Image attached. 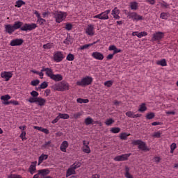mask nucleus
<instances>
[{
  "mask_svg": "<svg viewBox=\"0 0 178 178\" xmlns=\"http://www.w3.org/2000/svg\"><path fill=\"white\" fill-rule=\"evenodd\" d=\"M130 155H131V154L129 153V154H122L120 156H116L114 158V161H115V162H123L124 161H128Z\"/></svg>",
  "mask_w": 178,
  "mask_h": 178,
  "instance_id": "6",
  "label": "nucleus"
},
{
  "mask_svg": "<svg viewBox=\"0 0 178 178\" xmlns=\"http://www.w3.org/2000/svg\"><path fill=\"white\" fill-rule=\"evenodd\" d=\"M28 101L30 102V104H37L38 102L39 106H44L47 102V100L42 97H30Z\"/></svg>",
  "mask_w": 178,
  "mask_h": 178,
  "instance_id": "5",
  "label": "nucleus"
},
{
  "mask_svg": "<svg viewBox=\"0 0 178 178\" xmlns=\"http://www.w3.org/2000/svg\"><path fill=\"white\" fill-rule=\"evenodd\" d=\"M128 16L129 19H133V20H136L138 22V20H144V17L141 15H138L137 13H128Z\"/></svg>",
  "mask_w": 178,
  "mask_h": 178,
  "instance_id": "9",
  "label": "nucleus"
},
{
  "mask_svg": "<svg viewBox=\"0 0 178 178\" xmlns=\"http://www.w3.org/2000/svg\"><path fill=\"white\" fill-rule=\"evenodd\" d=\"M125 177L127 178H133V175H131L130 172V168L129 167L125 168Z\"/></svg>",
  "mask_w": 178,
  "mask_h": 178,
  "instance_id": "26",
  "label": "nucleus"
},
{
  "mask_svg": "<svg viewBox=\"0 0 178 178\" xmlns=\"http://www.w3.org/2000/svg\"><path fill=\"white\" fill-rule=\"evenodd\" d=\"M49 172L50 171L49 169H42L38 170V173H39V175H40V176H42V177L47 176V175H49Z\"/></svg>",
  "mask_w": 178,
  "mask_h": 178,
  "instance_id": "19",
  "label": "nucleus"
},
{
  "mask_svg": "<svg viewBox=\"0 0 178 178\" xmlns=\"http://www.w3.org/2000/svg\"><path fill=\"white\" fill-rule=\"evenodd\" d=\"M67 60H69V61H72V60H74V55L72 54H69L67 56V58H66Z\"/></svg>",
  "mask_w": 178,
  "mask_h": 178,
  "instance_id": "42",
  "label": "nucleus"
},
{
  "mask_svg": "<svg viewBox=\"0 0 178 178\" xmlns=\"http://www.w3.org/2000/svg\"><path fill=\"white\" fill-rule=\"evenodd\" d=\"M70 86H69V83L62 81L60 83H56L52 86L53 90L55 91H67L69 90Z\"/></svg>",
  "mask_w": 178,
  "mask_h": 178,
  "instance_id": "2",
  "label": "nucleus"
},
{
  "mask_svg": "<svg viewBox=\"0 0 178 178\" xmlns=\"http://www.w3.org/2000/svg\"><path fill=\"white\" fill-rule=\"evenodd\" d=\"M63 58V54H62L61 51H57L54 55V60H55V62H62Z\"/></svg>",
  "mask_w": 178,
  "mask_h": 178,
  "instance_id": "11",
  "label": "nucleus"
},
{
  "mask_svg": "<svg viewBox=\"0 0 178 178\" xmlns=\"http://www.w3.org/2000/svg\"><path fill=\"white\" fill-rule=\"evenodd\" d=\"M156 64L159 65L160 66H168V63H166V60L165 58L157 61Z\"/></svg>",
  "mask_w": 178,
  "mask_h": 178,
  "instance_id": "25",
  "label": "nucleus"
},
{
  "mask_svg": "<svg viewBox=\"0 0 178 178\" xmlns=\"http://www.w3.org/2000/svg\"><path fill=\"white\" fill-rule=\"evenodd\" d=\"M176 148H177V145H176V143H172L170 145V149H175Z\"/></svg>",
  "mask_w": 178,
  "mask_h": 178,
  "instance_id": "63",
  "label": "nucleus"
},
{
  "mask_svg": "<svg viewBox=\"0 0 178 178\" xmlns=\"http://www.w3.org/2000/svg\"><path fill=\"white\" fill-rule=\"evenodd\" d=\"M51 79L54 81H62L63 80V76H62V74H53V76H51Z\"/></svg>",
  "mask_w": 178,
  "mask_h": 178,
  "instance_id": "16",
  "label": "nucleus"
},
{
  "mask_svg": "<svg viewBox=\"0 0 178 178\" xmlns=\"http://www.w3.org/2000/svg\"><path fill=\"white\" fill-rule=\"evenodd\" d=\"M119 9H118V7L114 8V9L112 10L111 15H119Z\"/></svg>",
  "mask_w": 178,
  "mask_h": 178,
  "instance_id": "49",
  "label": "nucleus"
},
{
  "mask_svg": "<svg viewBox=\"0 0 178 178\" xmlns=\"http://www.w3.org/2000/svg\"><path fill=\"white\" fill-rule=\"evenodd\" d=\"M59 119H60V118H59V115H58V116L51 122V123H52L53 124H55V123H58V122H59Z\"/></svg>",
  "mask_w": 178,
  "mask_h": 178,
  "instance_id": "60",
  "label": "nucleus"
},
{
  "mask_svg": "<svg viewBox=\"0 0 178 178\" xmlns=\"http://www.w3.org/2000/svg\"><path fill=\"white\" fill-rule=\"evenodd\" d=\"M147 111V106L145 103H143L140 105V108L138 109V112H145Z\"/></svg>",
  "mask_w": 178,
  "mask_h": 178,
  "instance_id": "28",
  "label": "nucleus"
},
{
  "mask_svg": "<svg viewBox=\"0 0 178 178\" xmlns=\"http://www.w3.org/2000/svg\"><path fill=\"white\" fill-rule=\"evenodd\" d=\"M92 83V77L86 76L81 79V81L76 82V86H80L81 87H86L90 86Z\"/></svg>",
  "mask_w": 178,
  "mask_h": 178,
  "instance_id": "3",
  "label": "nucleus"
},
{
  "mask_svg": "<svg viewBox=\"0 0 178 178\" xmlns=\"http://www.w3.org/2000/svg\"><path fill=\"white\" fill-rule=\"evenodd\" d=\"M37 165V161L32 162V164L29 167V172L31 175H34V172H35V166Z\"/></svg>",
  "mask_w": 178,
  "mask_h": 178,
  "instance_id": "21",
  "label": "nucleus"
},
{
  "mask_svg": "<svg viewBox=\"0 0 178 178\" xmlns=\"http://www.w3.org/2000/svg\"><path fill=\"white\" fill-rule=\"evenodd\" d=\"M113 123H115V120L112 118L108 119L105 122L106 126H111V124H113Z\"/></svg>",
  "mask_w": 178,
  "mask_h": 178,
  "instance_id": "40",
  "label": "nucleus"
},
{
  "mask_svg": "<svg viewBox=\"0 0 178 178\" xmlns=\"http://www.w3.org/2000/svg\"><path fill=\"white\" fill-rule=\"evenodd\" d=\"M31 95L32 97V98H38V92L35 91V90H33L31 92Z\"/></svg>",
  "mask_w": 178,
  "mask_h": 178,
  "instance_id": "43",
  "label": "nucleus"
},
{
  "mask_svg": "<svg viewBox=\"0 0 178 178\" xmlns=\"http://www.w3.org/2000/svg\"><path fill=\"white\" fill-rule=\"evenodd\" d=\"M3 105H10V104H13V105H19V102L17 100H11L10 102H3Z\"/></svg>",
  "mask_w": 178,
  "mask_h": 178,
  "instance_id": "23",
  "label": "nucleus"
},
{
  "mask_svg": "<svg viewBox=\"0 0 178 178\" xmlns=\"http://www.w3.org/2000/svg\"><path fill=\"white\" fill-rule=\"evenodd\" d=\"M51 140L48 142H45V143L42 145V148H48V147L51 145Z\"/></svg>",
  "mask_w": 178,
  "mask_h": 178,
  "instance_id": "50",
  "label": "nucleus"
},
{
  "mask_svg": "<svg viewBox=\"0 0 178 178\" xmlns=\"http://www.w3.org/2000/svg\"><path fill=\"white\" fill-rule=\"evenodd\" d=\"M130 136V134H127L126 132L122 133L120 136V140H127V137Z\"/></svg>",
  "mask_w": 178,
  "mask_h": 178,
  "instance_id": "31",
  "label": "nucleus"
},
{
  "mask_svg": "<svg viewBox=\"0 0 178 178\" xmlns=\"http://www.w3.org/2000/svg\"><path fill=\"white\" fill-rule=\"evenodd\" d=\"M72 38H70V36L67 37L63 42L64 44H66V45H69V44H72Z\"/></svg>",
  "mask_w": 178,
  "mask_h": 178,
  "instance_id": "44",
  "label": "nucleus"
},
{
  "mask_svg": "<svg viewBox=\"0 0 178 178\" xmlns=\"http://www.w3.org/2000/svg\"><path fill=\"white\" fill-rule=\"evenodd\" d=\"M76 102H78V104H88V102H90V100H88V99H81V98H78L76 99Z\"/></svg>",
  "mask_w": 178,
  "mask_h": 178,
  "instance_id": "27",
  "label": "nucleus"
},
{
  "mask_svg": "<svg viewBox=\"0 0 178 178\" xmlns=\"http://www.w3.org/2000/svg\"><path fill=\"white\" fill-rule=\"evenodd\" d=\"M165 37V33L163 32H156L153 34L152 41H161Z\"/></svg>",
  "mask_w": 178,
  "mask_h": 178,
  "instance_id": "8",
  "label": "nucleus"
},
{
  "mask_svg": "<svg viewBox=\"0 0 178 178\" xmlns=\"http://www.w3.org/2000/svg\"><path fill=\"white\" fill-rule=\"evenodd\" d=\"M48 159V154H42L38 159V165H41L44 161H47Z\"/></svg>",
  "mask_w": 178,
  "mask_h": 178,
  "instance_id": "22",
  "label": "nucleus"
},
{
  "mask_svg": "<svg viewBox=\"0 0 178 178\" xmlns=\"http://www.w3.org/2000/svg\"><path fill=\"white\" fill-rule=\"evenodd\" d=\"M23 5H26V2L23 1V0H18L16 1V5L15 6L17 8H22Z\"/></svg>",
  "mask_w": 178,
  "mask_h": 178,
  "instance_id": "30",
  "label": "nucleus"
},
{
  "mask_svg": "<svg viewBox=\"0 0 178 178\" xmlns=\"http://www.w3.org/2000/svg\"><path fill=\"white\" fill-rule=\"evenodd\" d=\"M113 56H115V54H110L106 56V59L108 60H111V59H113Z\"/></svg>",
  "mask_w": 178,
  "mask_h": 178,
  "instance_id": "57",
  "label": "nucleus"
},
{
  "mask_svg": "<svg viewBox=\"0 0 178 178\" xmlns=\"http://www.w3.org/2000/svg\"><path fill=\"white\" fill-rule=\"evenodd\" d=\"M113 84V82L112 81H107L104 83V86H106V87H112Z\"/></svg>",
  "mask_w": 178,
  "mask_h": 178,
  "instance_id": "52",
  "label": "nucleus"
},
{
  "mask_svg": "<svg viewBox=\"0 0 178 178\" xmlns=\"http://www.w3.org/2000/svg\"><path fill=\"white\" fill-rule=\"evenodd\" d=\"M42 132L45 134H49V130H48V129L42 128Z\"/></svg>",
  "mask_w": 178,
  "mask_h": 178,
  "instance_id": "61",
  "label": "nucleus"
},
{
  "mask_svg": "<svg viewBox=\"0 0 178 178\" xmlns=\"http://www.w3.org/2000/svg\"><path fill=\"white\" fill-rule=\"evenodd\" d=\"M137 8H138L137 2L131 3V9L132 10H137Z\"/></svg>",
  "mask_w": 178,
  "mask_h": 178,
  "instance_id": "38",
  "label": "nucleus"
},
{
  "mask_svg": "<svg viewBox=\"0 0 178 178\" xmlns=\"http://www.w3.org/2000/svg\"><path fill=\"white\" fill-rule=\"evenodd\" d=\"M31 84L33 87H37V86H38V84H40V80H38V79L33 80L31 82Z\"/></svg>",
  "mask_w": 178,
  "mask_h": 178,
  "instance_id": "41",
  "label": "nucleus"
},
{
  "mask_svg": "<svg viewBox=\"0 0 178 178\" xmlns=\"http://www.w3.org/2000/svg\"><path fill=\"white\" fill-rule=\"evenodd\" d=\"M44 49H51L52 48V44L47 43L43 45Z\"/></svg>",
  "mask_w": 178,
  "mask_h": 178,
  "instance_id": "48",
  "label": "nucleus"
},
{
  "mask_svg": "<svg viewBox=\"0 0 178 178\" xmlns=\"http://www.w3.org/2000/svg\"><path fill=\"white\" fill-rule=\"evenodd\" d=\"M84 123L86 126H90V124H92V123H94V120H92V118L88 117L85 119Z\"/></svg>",
  "mask_w": 178,
  "mask_h": 178,
  "instance_id": "24",
  "label": "nucleus"
},
{
  "mask_svg": "<svg viewBox=\"0 0 178 178\" xmlns=\"http://www.w3.org/2000/svg\"><path fill=\"white\" fill-rule=\"evenodd\" d=\"M13 27L15 31V30H18L20 29L21 31H31L32 30H35L37 29V24L32 23V24H24L23 25V22L20 21H17L13 25Z\"/></svg>",
  "mask_w": 178,
  "mask_h": 178,
  "instance_id": "1",
  "label": "nucleus"
},
{
  "mask_svg": "<svg viewBox=\"0 0 178 178\" xmlns=\"http://www.w3.org/2000/svg\"><path fill=\"white\" fill-rule=\"evenodd\" d=\"M13 76V74H12V72H1V77H2V79H5L6 81H9V80H10V79H12V76Z\"/></svg>",
  "mask_w": 178,
  "mask_h": 178,
  "instance_id": "12",
  "label": "nucleus"
},
{
  "mask_svg": "<svg viewBox=\"0 0 178 178\" xmlns=\"http://www.w3.org/2000/svg\"><path fill=\"white\" fill-rule=\"evenodd\" d=\"M1 101H4V102H9V99H10V95H5L1 97Z\"/></svg>",
  "mask_w": 178,
  "mask_h": 178,
  "instance_id": "29",
  "label": "nucleus"
},
{
  "mask_svg": "<svg viewBox=\"0 0 178 178\" xmlns=\"http://www.w3.org/2000/svg\"><path fill=\"white\" fill-rule=\"evenodd\" d=\"M72 175H76V170L71 165V168H68L66 172V177H69V176H72Z\"/></svg>",
  "mask_w": 178,
  "mask_h": 178,
  "instance_id": "17",
  "label": "nucleus"
},
{
  "mask_svg": "<svg viewBox=\"0 0 178 178\" xmlns=\"http://www.w3.org/2000/svg\"><path fill=\"white\" fill-rule=\"evenodd\" d=\"M22 140H27V138H26V131H23L19 136Z\"/></svg>",
  "mask_w": 178,
  "mask_h": 178,
  "instance_id": "56",
  "label": "nucleus"
},
{
  "mask_svg": "<svg viewBox=\"0 0 178 178\" xmlns=\"http://www.w3.org/2000/svg\"><path fill=\"white\" fill-rule=\"evenodd\" d=\"M48 87V82L44 81L42 83L38 88H41L42 90H44V88H47Z\"/></svg>",
  "mask_w": 178,
  "mask_h": 178,
  "instance_id": "36",
  "label": "nucleus"
},
{
  "mask_svg": "<svg viewBox=\"0 0 178 178\" xmlns=\"http://www.w3.org/2000/svg\"><path fill=\"white\" fill-rule=\"evenodd\" d=\"M155 118V113H149L146 115V119L151 120Z\"/></svg>",
  "mask_w": 178,
  "mask_h": 178,
  "instance_id": "33",
  "label": "nucleus"
},
{
  "mask_svg": "<svg viewBox=\"0 0 178 178\" xmlns=\"http://www.w3.org/2000/svg\"><path fill=\"white\" fill-rule=\"evenodd\" d=\"M72 168H74V169H78V168H80V166H81V163L80 162H75L72 165Z\"/></svg>",
  "mask_w": 178,
  "mask_h": 178,
  "instance_id": "46",
  "label": "nucleus"
},
{
  "mask_svg": "<svg viewBox=\"0 0 178 178\" xmlns=\"http://www.w3.org/2000/svg\"><path fill=\"white\" fill-rule=\"evenodd\" d=\"M54 17L56 23H60L65 19V14L62 12H56L54 13Z\"/></svg>",
  "mask_w": 178,
  "mask_h": 178,
  "instance_id": "7",
  "label": "nucleus"
},
{
  "mask_svg": "<svg viewBox=\"0 0 178 178\" xmlns=\"http://www.w3.org/2000/svg\"><path fill=\"white\" fill-rule=\"evenodd\" d=\"M115 49H116V46H115V45H111L108 47V51H113V52H114Z\"/></svg>",
  "mask_w": 178,
  "mask_h": 178,
  "instance_id": "62",
  "label": "nucleus"
},
{
  "mask_svg": "<svg viewBox=\"0 0 178 178\" xmlns=\"http://www.w3.org/2000/svg\"><path fill=\"white\" fill-rule=\"evenodd\" d=\"M120 52H122V49H118L117 47H115L113 54V55H116V54H119Z\"/></svg>",
  "mask_w": 178,
  "mask_h": 178,
  "instance_id": "58",
  "label": "nucleus"
},
{
  "mask_svg": "<svg viewBox=\"0 0 178 178\" xmlns=\"http://www.w3.org/2000/svg\"><path fill=\"white\" fill-rule=\"evenodd\" d=\"M92 45H95V42H92L90 44H86L83 46H81V49H87V48H90V47H92Z\"/></svg>",
  "mask_w": 178,
  "mask_h": 178,
  "instance_id": "35",
  "label": "nucleus"
},
{
  "mask_svg": "<svg viewBox=\"0 0 178 178\" xmlns=\"http://www.w3.org/2000/svg\"><path fill=\"white\" fill-rule=\"evenodd\" d=\"M38 22H39L40 26H42V24H45V23H47V20H45L44 19H42V18H39L38 19Z\"/></svg>",
  "mask_w": 178,
  "mask_h": 178,
  "instance_id": "51",
  "label": "nucleus"
},
{
  "mask_svg": "<svg viewBox=\"0 0 178 178\" xmlns=\"http://www.w3.org/2000/svg\"><path fill=\"white\" fill-rule=\"evenodd\" d=\"M67 147H69V143H67L66 140H64L60 145V149L63 152H66V148H67Z\"/></svg>",
  "mask_w": 178,
  "mask_h": 178,
  "instance_id": "18",
  "label": "nucleus"
},
{
  "mask_svg": "<svg viewBox=\"0 0 178 178\" xmlns=\"http://www.w3.org/2000/svg\"><path fill=\"white\" fill-rule=\"evenodd\" d=\"M42 72H46V75L48 77H50V79L52 77L54 74V71H52V69L42 67Z\"/></svg>",
  "mask_w": 178,
  "mask_h": 178,
  "instance_id": "15",
  "label": "nucleus"
},
{
  "mask_svg": "<svg viewBox=\"0 0 178 178\" xmlns=\"http://www.w3.org/2000/svg\"><path fill=\"white\" fill-rule=\"evenodd\" d=\"M81 113H76L74 114V119H79V118H80V116H81Z\"/></svg>",
  "mask_w": 178,
  "mask_h": 178,
  "instance_id": "59",
  "label": "nucleus"
},
{
  "mask_svg": "<svg viewBox=\"0 0 178 178\" xmlns=\"http://www.w3.org/2000/svg\"><path fill=\"white\" fill-rule=\"evenodd\" d=\"M5 31L8 33V34H13L15 33V29L12 24H6L4 26Z\"/></svg>",
  "mask_w": 178,
  "mask_h": 178,
  "instance_id": "13",
  "label": "nucleus"
},
{
  "mask_svg": "<svg viewBox=\"0 0 178 178\" xmlns=\"http://www.w3.org/2000/svg\"><path fill=\"white\" fill-rule=\"evenodd\" d=\"M58 118H60V119H69V118H70V116L69 115V114H66V113H59L58 114Z\"/></svg>",
  "mask_w": 178,
  "mask_h": 178,
  "instance_id": "32",
  "label": "nucleus"
},
{
  "mask_svg": "<svg viewBox=\"0 0 178 178\" xmlns=\"http://www.w3.org/2000/svg\"><path fill=\"white\" fill-rule=\"evenodd\" d=\"M146 35H147V32H138V35H136V37H138V38H141V37H145Z\"/></svg>",
  "mask_w": 178,
  "mask_h": 178,
  "instance_id": "45",
  "label": "nucleus"
},
{
  "mask_svg": "<svg viewBox=\"0 0 178 178\" xmlns=\"http://www.w3.org/2000/svg\"><path fill=\"white\" fill-rule=\"evenodd\" d=\"M161 132H154V134L152 135V137H154L155 138H161Z\"/></svg>",
  "mask_w": 178,
  "mask_h": 178,
  "instance_id": "54",
  "label": "nucleus"
},
{
  "mask_svg": "<svg viewBox=\"0 0 178 178\" xmlns=\"http://www.w3.org/2000/svg\"><path fill=\"white\" fill-rule=\"evenodd\" d=\"M72 29H73V25H72V24H66L65 30L70 31V30H72Z\"/></svg>",
  "mask_w": 178,
  "mask_h": 178,
  "instance_id": "53",
  "label": "nucleus"
},
{
  "mask_svg": "<svg viewBox=\"0 0 178 178\" xmlns=\"http://www.w3.org/2000/svg\"><path fill=\"white\" fill-rule=\"evenodd\" d=\"M160 17L161 19H168L169 17V13H161Z\"/></svg>",
  "mask_w": 178,
  "mask_h": 178,
  "instance_id": "37",
  "label": "nucleus"
},
{
  "mask_svg": "<svg viewBox=\"0 0 178 178\" xmlns=\"http://www.w3.org/2000/svg\"><path fill=\"white\" fill-rule=\"evenodd\" d=\"M126 116H128V118H132L134 119V113L132 111H128L125 113Z\"/></svg>",
  "mask_w": 178,
  "mask_h": 178,
  "instance_id": "47",
  "label": "nucleus"
},
{
  "mask_svg": "<svg viewBox=\"0 0 178 178\" xmlns=\"http://www.w3.org/2000/svg\"><path fill=\"white\" fill-rule=\"evenodd\" d=\"M86 33L88 35H94V26H92V25H89L88 27L86 29Z\"/></svg>",
  "mask_w": 178,
  "mask_h": 178,
  "instance_id": "20",
  "label": "nucleus"
},
{
  "mask_svg": "<svg viewBox=\"0 0 178 178\" xmlns=\"http://www.w3.org/2000/svg\"><path fill=\"white\" fill-rule=\"evenodd\" d=\"M102 20H108L109 19V16H108L104 12L102 13Z\"/></svg>",
  "mask_w": 178,
  "mask_h": 178,
  "instance_id": "55",
  "label": "nucleus"
},
{
  "mask_svg": "<svg viewBox=\"0 0 178 178\" xmlns=\"http://www.w3.org/2000/svg\"><path fill=\"white\" fill-rule=\"evenodd\" d=\"M110 131L111 133H113L114 134H116L117 133H120V128L119 127H113L111 129Z\"/></svg>",
  "mask_w": 178,
  "mask_h": 178,
  "instance_id": "34",
  "label": "nucleus"
},
{
  "mask_svg": "<svg viewBox=\"0 0 178 178\" xmlns=\"http://www.w3.org/2000/svg\"><path fill=\"white\" fill-rule=\"evenodd\" d=\"M8 178H20V175H11Z\"/></svg>",
  "mask_w": 178,
  "mask_h": 178,
  "instance_id": "64",
  "label": "nucleus"
},
{
  "mask_svg": "<svg viewBox=\"0 0 178 178\" xmlns=\"http://www.w3.org/2000/svg\"><path fill=\"white\" fill-rule=\"evenodd\" d=\"M23 42H24V40H23V39L17 38L11 40L10 45L11 47H20V45L23 44Z\"/></svg>",
  "mask_w": 178,
  "mask_h": 178,
  "instance_id": "10",
  "label": "nucleus"
},
{
  "mask_svg": "<svg viewBox=\"0 0 178 178\" xmlns=\"http://www.w3.org/2000/svg\"><path fill=\"white\" fill-rule=\"evenodd\" d=\"M83 152L86 154H90L91 149H90V146H88V145L83 147Z\"/></svg>",
  "mask_w": 178,
  "mask_h": 178,
  "instance_id": "39",
  "label": "nucleus"
},
{
  "mask_svg": "<svg viewBox=\"0 0 178 178\" xmlns=\"http://www.w3.org/2000/svg\"><path fill=\"white\" fill-rule=\"evenodd\" d=\"M92 56L97 60H102L104 59V54L98 51L93 52Z\"/></svg>",
  "mask_w": 178,
  "mask_h": 178,
  "instance_id": "14",
  "label": "nucleus"
},
{
  "mask_svg": "<svg viewBox=\"0 0 178 178\" xmlns=\"http://www.w3.org/2000/svg\"><path fill=\"white\" fill-rule=\"evenodd\" d=\"M132 144L133 145H138V148L141 151H149V149L147 147V144L141 140H134Z\"/></svg>",
  "mask_w": 178,
  "mask_h": 178,
  "instance_id": "4",
  "label": "nucleus"
}]
</instances>
